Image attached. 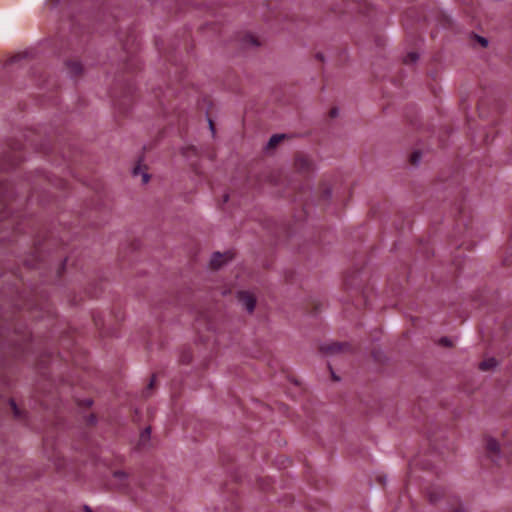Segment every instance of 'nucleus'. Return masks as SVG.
Segmentation results:
<instances>
[{
    "label": "nucleus",
    "instance_id": "obj_8",
    "mask_svg": "<svg viewBox=\"0 0 512 512\" xmlns=\"http://www.w3.org/2000/svg\"><path fill=\"white\" fill-rule=\"evenodd\" d=\"M245 43L248 44V45H251V46H259L260 45V41L259 39L252 35V34H249L245 37L244 39Z\"/></svg>",
    "mask_w": 512,
    "mask_h": 512
},
{
    "label": "nucleus",
    "instance_id": "obj_6",
    "mask_svg": "<svg viewBox=\"0 0 512 512\" xmlns=\"http://www.w3.org/2000/svg\"><path fill=\"white\" fill-rule=\"evenodd\" d=\"M486 448L489 454L491 455L492 460L495 461L493 455H497L500 449L498 442L494 439H488L486 443Z\"/></svg>",
    "mask_w": 512,
    "mask_h": 512
},
{
    "label": "nucleus",
    "instance_id": "obj_10",
    "mask_svg": "<svg viewBox=\"0 0 512 512\" xmlns=\"http://www.w3.org/2000/svg\"><path fill=\"white\" fill-rule=\"evenodd\" d=\"M418 58L419 56L417 53L411 52L405 57L404 61L405 63H415L418 60Z\"/></svg>",
    "mask_w": 512,
    "mask_h": 512
},
{
    "label": "nucleus",
    "instance_id": "obj_7",
    "mask_svg": "<svg viewBox=\"0 0 512 512\" xmlns=\"http://www.w3.org/2000/svg\"><path fill=\"white\" fill-rule=\"evenodd\" d=\"M497 365V362L494 358H490L487 360H484L480 363L479 368L483 371L490 370L494 368Z\"/></svg>",
    "mask_w": 512,
    "mask_h": 512
},
{
    "label": "nucleus",
    "instance_id": "obj_20",
    "mask_svg": "<svg viewBox=\"0 0 512 512\" xmlns=\"http://www.w3.org/2000/svg\"><path fill=\"white\" fill-rule=\"evenodd\" d=\"M138 171H139V168H135L133 172H134L135 175H137Z\"/></svg>",
    "mask_w": 512,
    "mask_h": 512
},
{
    "label": "nucleus",
    "instance_id": "obj_1",
    "mask_svg": "<svg viewBox=\"0 0 512 512\" xmlns=\"http://www.w3.org/2000/svg\"><path fill=\"white\" fill-rule=\"evenodd\" d=\"M349 348L350 346L347 343L331 342L322 344L320 350L327 355H335L346 352Z\"/></svg>",
    "mask_w": 512,
    "mask_h": 512
},
{
    "label": "nucleus",
    "instance_id": "obj_5",
    "mask_svg": "<svg viewBox=\"0 0 512 512\" xmlns=\"http://www.w3.org/2000/svg\"><path fill=\"white\" fill-rule=\"evenodd\" d=\"M295 166L298 170L304 171L308 170L311 166L310 160L305 156H299L295 160Z\"/></svg>",
    "mask_w": 512,
    "mask_h": 512
},
{
    "label": "nucleus",
    "instance_id": "obj_16",
    "mask_svg": "<svg viewBox=\"0 0 512 512\" xmlns=\"http://www.w3.org/2000/svg\"><path fill=\"white\" fill-rule=\"evenodd\" d=\"M149 178H150V177H149V175H148L147 173H143V174H142V182H143V184L148 183Z\"/></svg>",
    "mask_w": 512,
    "mask_h": 512
},
{
    "label": "nucleus",
    "instance_id": "obj_4",
    "mask_svg": "<svg viewBox=\"0 0 512 512\" xmlns=\"http://www.w3.org/2000/svg\"><path fill=\"white\" fill-rule=\"evenodd\" d=\"M113 484L117 488H124L127 485V474L123 471H116L113 474Z\"/></svg>",
    "mask_w": 512,
    "mask_h": 512
},
{
    "label": "nucleus",
    "instance_id": "obj_13",
    "mask_svg": "<svg viewBox=\"0 0 512 512\" xmlns=\"http://www.w3.org/2000/svg\"><path fill=\"white\" fill-rule=\"evenodd\" d=\"M451 512H467L462 504H457V506Z\"/></svg>",
    "mask_w": 512,
    "mask_h": 512
},
{
    "label": "nucleus",
    "instance_id": "obj_2",
    "mask_svg": "<svg viewBox=\"0 0 512 512\" xmlns=\"http://www.w3.org/2000/svg\"><path fill=\"white\" fill-rule=\"evenodd\" d=\"M237 297L243 308H245L249 313L254 311L256 298L253 294L247 291H241L238 293Z\"/></svg>",
    "mask_w": 512,
    "mask_h": 512
},
{
    "label": "nucleus",
    "instance_id": "obj_3",
    "mask_svg": "<svg viewBox=\"0 0 512 512\" xmlns=\"http://www.w3.org/2000/svg\"><path fill=\"white\" fill-rule=\"evenodd\" d=\"M231 259V256L228 253L221 254L219 252H216L212 255L210 264L213 268L218 269L222 266L225 262Z\"/></svg>",
    "mask_w": 512,
    "mask_h": 512
},
{
    "label": "nucleus",
    "instance_id": "obj_14",
    "mask_svg": "<svg viewBox=\"0 0 512 512\" xmlns=\"http://www.w3.org/2000/svg\"><path fill=\"white\" fill-rule=\"evenodd\" d=\"M11 406H12V409H13L14 415H15L16 417H19V416H20V412H19V409H18L17 405L12 401V402H11Z\"/></svg>",
    "mask_w": 512,
    "mask_h": 512
},
{
    "label": "nucleus",
    "instance_id": "obj_18",
    "mask_svg": "<svg viewBox=\"0 0 512 512\" xmlns=\"http://www.w3.org/2000/svg\"><path fill=\"white\" fill-rule=\"evenodd\" d=\"M428 496H429V500L432 503H434L436 501V497L434 496V494L432 492H429Z\"/></svg>",
    "mask_w": 512,
    "mask_h": 512
},
{
    "label": "nucleus",
    "instance_id": "obj_19",
    "mask_svg": "<svg viewBox=\"0 0 512 512\" xmlns=\"http://www.w3.org/2000/svg\"><path fill=\"white\" fill-rule=\"evenodd\" d=\"M84 512H93L89 506H84Z\"/></svg>",
    "mask_w": 512,
    "mask_h": 512
},
{
    "label": "nucleus",
    "instance_id": "obj_11",
    "mask_svg": "<svg viewBox=\"0 0 512 512\" xmlns=\"http://www.w3.org/2000/svg\"><path fill=\"white\" fill-rule=\"evenodd\" d=\"M421 160V154L419 152H414L411 156V162L414 165H417Z\"/></svg>",
    "mask_w": 512,
    "mask_h": 512
},
{
    "label": "nucleus",
    "instance_id": "obj_12",
    "mask_svg": "<svg viewBox=\"0 0 512 512\" xmlns=\"http://www.w3.org/2000/svg\"><path fill=\"white\" fill-rule=\"evenodd\" d=\"M477 40L483 47H486L488 45V40L484 37L477 36Z\"/></svg>",
    "mask_w": 512,
    "mask_h": 512
},
{
    "label": "nucleus",
    "instance_id": "obj_9",
    "mask_svg": "<svg viewBox=\"0 0 512 512\" xmlns=\"http://www.w3.org/2000/svg\"><path fill=\"white\" fill-rule=\"evenodd\" d=\"M283 138L284 135H273L268 142V148H274Z\"/></svg>",
    "mask_w": 512,
    "mask_h": 512
},
{
    "label": "nucleus",
    "instance_id": "obj_15",
    "mask_svg": "<svg viewBox=\"0 0 512 512\" xmlns=\"http://www.w3.org/2000/svg\"><path fill=\"white\" fill-rule=\"evenodd\" d=\"M149 435H150V429H149V428H147V429L142 433V435H141V439H142V440H146V439H148V438H149Z\"/></svg>",
    "mask_w": 512,
    "mask_h": 512
},
{
    "label": "nucleus",
    "instance_id": "obj_17",
    "mask_svg": "<svg viewBox=\"0 0 512 512\" xmlns=\"http://www.w3.org/2000/svg\"><path fill=\"white\" fill-rule=\"evenodd\" d=\"M441 343H443L446 346H450L451 345V341L448 338H443L441 340Z\"/></svg>",
    "mask_w": 512,
    "mask_h": 512
}]
</instances>
